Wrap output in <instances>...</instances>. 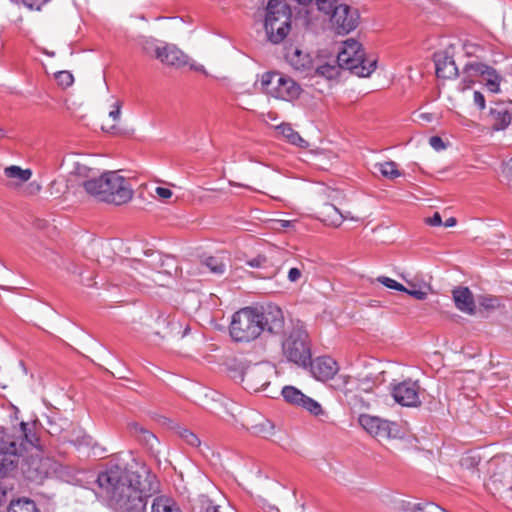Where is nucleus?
I'll return each instance as SVG.
<instances>
[{
	"label": "nucleus",
	"instance_id": "f3484780",
	"mask_svg": "<svg viewBox=\"0 0 512 512\" xmlns=\"http://www.w3.org/2000/svg\"><path fill=\"white\" fill-rule=\"evenodd\" d=\"M155 58L162 64L177 69L188 64V56L173 44H165L161 48H155Z\"/></svg>",
	"mask_w": 512,
	"mask_h": 512
},
{
	"label": "nucleus",
	"instance_id": "4be33fe9",
	"mask_svg": "<svg viewBox=\"0 0 512 512\" xmlns=\"http://www.w3.org/2000/svg\"><path fill=\"white\" fill-rule=\"evenodd\" d=\"M318 219L326 225L338 227L347 216H344L339 209L330 203H324L318 210Z\"/></svg>",
	"mask_w": 512,
	"mask_h": 512
},
{
	"label": "nucleus",
	"instance_id": "a18cd8bd",
	"mask_svg": "<svg viewBox=\"0 0 512 512\" xmlns=\"http://www.w3.org/2000/svg\"><path fill=\"white\" fill-rule=\"evenodd\" d=\"M302 276V271L297 268L293 267L288 271V280L290 282H297Z\"/></svg>",
	"mask_w": 512,
	"mask_h": 512
},
{
	"label": "nucleus",
	"instance_id": "9b49d317",
	"mask_svg": "<svg viewBox=\"0 0 512 512\" xmlns=\"http://www.w3.org/2000/svg\"><path fill=\"white\" fill-rule=\"evenodd\" d=\"M328 15L338 34H347L358 25V11L346 4L337 5L336 1Z\"/></svg>",
	"mask_w": 512,
	"mask_h": 512
},
{
	"label": "nucleus",
	"instance_id": "13d9d810",
	"mask_svg": "<svg viewBox=\"0 0 512 512\" xmlns=\"http://www.w3.org/2000/svg\"><path fill=\"white\" fill-rule=\"evenodd\" d=\"M136 264H137V265H140V266H145V265H146V263H144V262H142V261H137V262H136Z\"/></svg>",
	"mask_w": 512,
	"mask_h": 512
},
{
	"label": "nucleus",
	"instance_id": "2eb2a0df",
	"mask_svg": "<svg viewBox=\"0 0 512 512\" xmlns=\"http://www.w3.org/2000/svg\"><path fill=\"white\" fill-rule=\"evenodd\" d=\"M468 70L475 71L479 76L480 82H482L490 92H500V84L503 80V77L494 67L482 62L472 61Z\"/></svg>",
	"mask_w": 512,
	"mask_h": 512
},
{
	"label": "nucleus",
	"instance_id": "c9c22d12",
	"mask_svg": "<svg viewBox=\"0 0 512 512\" xmlns=\"http://www.w3.org/2000/svg\"><path fill=\"white\" fill-rule=\"evenodd\" d=\"M57 83L63 88L70 87L74 82V77L69 71H59L55 74Z\"/></svg>",
	"mask_w": 512,
	"mask_h": 512
},
{
	"label": "nucleus",
	"instance_id": "f03ea898",
	"mask_svg": "<svg viewBox=\"0 0 512 512\" xmlns=\"http://www.w3.org/2000/svg\"><path fill=\"white\" fill-rule=\"evenodd\" d=\"M264 331L273 335L285 333L284 314L278 306L244 307L233 314L229 333L235 342L254 341Z\"/></svg>",
	"mask_w": 512,
	"mask_h": 512
},
{
	"label": "nucleus",
	"instance_id": "f704fd0d",
	"mask_svg": "<svg viewBox=\"0 0 512 512\" xmlns=\"http://www.w3.org/2000/svg\"><path fill=\"white\" fill-rule=\"evenodd\" d=\"M297 3L301 5H307L311 3L313 0H295ZM337 0H315L317 8L319 11L324 14H329L333 5Z\"/></svg>",
	"mask_w": 512,
	"mask_h": 512
},
{
	"label": "nucleus",
	"instance_id": "58836bf2",
	"mask_svg": "<svg viewBox=\"0 0 512 512\" xmlns=\"http://www.w3.org/2000/svg\"><path fill=\"white\" fill-rule=\"evenodd\" d=\"M412 512H445L438 505H434L432 503L418 504L416 505Z\"/></svg>",
	"mask_w": 512,
	"mask_h": 512
},
{
	"label": "nucleus",
	"instance_id": "72a5a7b5",
	"mask_svg": "<svg viewBox=\"0 0 512 512\" xmlns=\"http://www.w3.org/2000/svg\"><path fill=\"white\" fill-rule=\"evenodd\" d=\"M471 62L467 63L463 68V77L459 84L461 90H466L475 83L476 78H479L478 74L473 70H468Z\"/></svg>",
	"mask_w": 512,
	"mask_h": 512
},
{
	"label": "nucleus",
	"instance_id": "c756f323",
	"mask_svg": "<svg viewBox=\"0 0 512 512\" xmlns=\"http://www.w3.org/2000/svg\"><path fill=\"white\" fill-rule=\"evenodd\" d=\"M203 264L215 275H223L226 271V264L221 257L210 256L207 257Z\"/></svg>",
	"mask_w": 512,
	"mask_h": 512
},
{
	"label": "nucleus",
	"instance_id": "e2e57ef3",
	"mask_svg": "<svg viewBox=\"0 0 512 512\" xmlns=\"http://www.w3.org/2000/svg\"><path fill=\"white\" fill-rule=\"evenodd\" d=\"M511 161H512V159H511Z\"/></svg>",
	"mask_w": 512,
	"mask_h": 512
},
{
	"label": "nucleus",
	"instance_id": "5701e85b",
	"mask_svg": "<svg viewBox=\"0 0 512 512\" xmlns=\"http://www.w3.org/2000/svg\"><path fill=\"white\" fill-rule=\"evenodd\" d=\"M258 421L255 424L247 426V430L255 436L262 438H269L274 434V425L273 423L264 418L263 416L256 414Z\"/></svg>",
	"mask_w": 512,
	"mask_h": 512
},
{
	"label": "nucleus",
	"instance_id": "412c9836",
	"mask_svg": "<svg viewBox=\"0 0 512 512\" xmlns=\"http://www.w3.org/2000/svg\"><path fill=\"white\" fill-rule=\"evenodd\" d=\"M490 118L492 120V129L500 131L506 129L512 121L511 111L503 104H496L490 109Z\"/></svg>",
	"mask_w": 512,
	"mask_h": 512
},
{
	"label": "nucleus",
	"instance_id": "a19ab883",
	"mask_svg": "<svg viewBox=\"0 0 512 512\" xmlns=\"http://www.w3.org/2000/svg\"><path fill=\"white\" fill-rule=\"evenodd\" d=\"M49 0H22L25 7L30 10H40Z\"/></svg>",
	"mask_w": 512,
	"mask_h": 512
},
{
	"label": "nucleus",
	"instance_id": "20e7f679",
	"mask_svg": "<svg viewBox=\"0 0 512 512\" xmlns=\"http://www.w3.org/2000/svg\"><path fill=\"white\" fill-rule=\"evenodd\" d=\"M84 190L98 201L115 205L125 204L133 196L129 181L115 171L104 172L97 178L86 180Z\"/></svg>",
	"mask_w": 512,
	"mask_h": 512
},
{
	"label": "nucleus",
	"instance_id": "3c124183",
	"mask_svg": "<svg viewBox=\"0 0 512 512\" xmlns=\"http://www.w3.org/2000/svg\"><path fill=\"white\" fill-rule=\"evenodd\" d=\"M155 192L162 199H169L173 194L169 188L165 187H157Z\"/></svg>",
	"mask_w": 512,
	"mask_h": 512
},
{
	"label": "nucleus",
	"instance_id": "5fc2aeb1",
	"mask_svg": "<svg viewBox=\"0 0 512 512\" xmlns=\"http://www.w3.org/2000/svg\"><path fill=\"white\" fill-rule=\"evenodd\" d=\"M471 458L470 457H467V458H464L462 459V465H465L468 461H470Z\"/></svg>",
	"mask_w": 512,
	"mask_h": 512
},
{
	"label": "nucleus",
	"instance_id": "6e6d98bb",
	"mask_svg": "<svg viewBox=\"0 0 512 512\" xmlns=\"http://www.w3.org/2000/svg\"><path fill=\"white\" fill-rule=\"evenodd\" d=\"M344 216H347L345 219H352V220H355L354 217L350 216V213H346V214H343Z\"/></svg>",
	"mask_w": 512,
	"mask_h": 512
},
{
	"label": "nucleus",
	"instance_id": "9d476101",
	"mask_svg": "<svg viewBox=\"0 0 512 512\" xmlns=\"http://www.w3.org/2000/svg\"><path fill=\"white\" fill-rule=\"evenodd\" d=\"M281 394L287 403L300 407L321 420L328 417L327 412L319 402L305 395L294 386H284Z\"/></svg>",
	"mask_w": 512,
	"mask_h": 512
},
{
	"label": "nucleus",
	"instance_id": "bf43d9fd",
	"mask_svg": "<svg viewBox=\"0 0 512 512\" xmlns=\"http://www.w3.org/2000/svg\"><path fill=\"white\" fill-rule=\"evenodd\" d=\"M159 261H162V257L160 255H157ZM163 264V262H161Z\"/></svg>",
	"mask_w": 512,
	"mask_h": 512
},
{
	"label": "nucleus",
	"instance_id": "7c9ffc66",
	"mask_svg": "<svg viewBox=\"0 0 512 512\" xmlns=\"http://www.w3.org/2000/svg\"><path fill=\"white\" fill-rule=\"evenodd\" d=\"M193 512H221L220 506L215 505L207 496H200L193 506Z\"/></svg>",
	"mask_w": 512,
	"mask_h": 512
},
{
	"label": "nucleus",
	"instance_id": "4d7b16f0",
	"mask_svg": "<svg viewBox=\"0 0 512 512\" xmlns=\"http://www.w3.org/2000/svg\"><path fill=\"white\" fill-rule=\"evenodd\" d=\"M5 136V131L0 128V139L3 138Z\"/></svg>",
	"mask_w": 512,
	"mask_h": 512
},
{
	"label": "nucleus",
	"instance_id": "39448f33",
	"mask_svg": "<svg viewBox=\"0 0 512 512\" xmlns=\"http://www.w3.org/2000/svg\"><path fill=\"white\" fill-rule=\"evenodd\" d=\"M337 63L341 69L349 70L359 77H368L376 69L377 61L374 58H366L362 45L358 41L348 39L338 52Z\"/></svg>",
	"mask_w": 512,
	"mask_h": 512
},
{
	"label": "nucleus",
	"instance_id": "cd10ccee",
	"mask_svg": "<svg viewBox=\"0 0 512 512\" xmlns=\"http://www.w3.org/2000/svg\"><path fill=\"white\" fill-rule=\"evenodd\" d=\"M374 167L383 177L388 179H395L401 175V172L397 168V164L393 161L376 163Z\"/></svg>",
	"mask_w": 512,
	"mask_h": 512
},
{
	"label": "nucleus",
	"instance_id": "a211bd4d",
	"mask_svg": "<svg viewBox=\"0 0 512 512\" xmlns=\"http://www.w3.org/2000/svg\"><path fill=\"white\" fill-rule=\"evenodd\" d=\"M285 58L295 70L300 72L309 74L314 69V60L311 55L297 47L290 46L286 48Z\"/></svg>",
	"mask_w": 512,
	"mask_h": 512
},
{
	"label": "nucleus",
	"instance_id": "dca6fc26",
	"mask_svg": "<svg viewBox=\"0 0 512 512\" xmlns=\"http://www.w3.org/2000/svg\"><path fill=\"white\" fill-rule=\"evenodd\" d=\"M310 373L319 381H328L337 374L339 367L337 362L328 356L317 357L308 362Z\"/></svg>",
	"mask_w": 512,
	"mask_h": 512
},
{
	"label": "nucleus",
	"instance_id": "09e8293b",
	"mask_svg": "<svg viewBox=\"0 0 512 512\" xmlns=\"http://www.w3.org/2000/svg\"><path fill=\"white\" fill-rule=\"evenodd\" d=\"M109 116L113 119V121H118L121 116V103L115 102L114 109L109 112Z\"/></svg>",
	"mask_w": 512,
	"mask_h": 512
},
{
	"label": "nucleus",
	"instance_id": "aec40b11",
	"mask_svg": "<svg viewBox=\"0 0 512 512\" xmlns=\"http://www.w3.org/2000/svg\"><path fill=\"white\" fill-rule=\"evenodd\" d=\"M453 299L457 309L467 314H474L475 302L473 294L468 287L455 288L453 290Z\"/></svg>",
	"mask_w": 512,
	"mask_h": 512
},
{
	"label": "nucleus",
	"instance_id": "473e14b6",
	"mask_svg": "<svg viewBox=\"0 0 512 512\" xmlns=\"http://www.w3.org/2000/svg\"><path fill=\"white\" fill-rule=\"evenodd\" d=\"M341 67L337 63V65H332L329 63H324L322 65L314 66L315 73L317 75L323 76L326 79H333L339 74V69Z\"/></svg>",
	"mask_w": 512,
	"mask_h": 512
},
{
	"label": "nucleus",
	"instance_id": "6ab92c4d",
	"mask_svg": "<svg viewBox=\"0 0 512 512\" xmlns=\"http://www.w3.org/2000/svg\"><path fill=\"white\" fill-rule=\"evenodd\" d=\"M434 61L438 78L452 79L458 76V68L452 57L444 53H437Z\"/></svg>",
	"mask_w": 512,
	"mask_h": 512
},
{
	"label": "nucleus",
	"instance_id": "052dcab7",
	"mask_svg": "<svg viewBox=\"0 0 512 512\" xmlns=\"http://www.w3.org/2000/svg\"><path fill=\"white\" fill-rule=\"evenodd\" d=\"M492 465H494V466H496V467H497V466H499L500 464H497V463H495V462H492Z\"/></svg>",
	"mask_w": 512,
	"mask_h": 512
},
{
	"label": "nucleus",
	"instance_id": "c85d7f7f",
	"mask_svg": "<svg viewBox=\"0 0 512 512\" xmlns=\"http://www.w3.org/2000/svg\"><path fill=\"white\" fill-rule=\"evenodd\" d=\"M74 175L77 178L79 185H81L83 188H84V183L86 182V180H90V179L98 177L93 169H91L90 167H88L84 164H80V163L76 164L75 169H74Z\"/></svg>",
	"mask_w": 512,
	"mask_h": 512
},
{
	"label": "nucleus",
	"instance_id": "f257e3e1",
	"mask_svg": "<svg viewBox=\"0 0 512 512\" xmlns=\"http://www.w3.org/2000/svg\"><path fill=\"white\" fill-rule=\"evenodd\" d=\"M140 475L117 464L108 465L95 480V495L113 512H147L148 499L155 491L142 486Z\"/></svg>",
	"mask_w": 512,
	"mask_h": 512
},
{
	"label": "nucleus",
	"instance_id": "a878e982",
	"mask_svg": "<svg viewBox=\"0 0 512 512\" xmlns=\"http://www.w3.org/2000/svg\"><path fill=\"white\" fill-rule=\"evenodd\" d=\"M7 512H41L35 501L23 497L12 500L8 507Z\"/></svg>",
	"mask_w": 512,
	"mask_h": 512
},
{
	"label": "nucleus",
	"instance_id": "4c0bfd02",
	"mask_svg": "<svg viewBox=\"0 0 512 512\" xmlns=\"http://www.w3.org/2000/svg\"><path fill=\"white\" fill-rule=\"evenodd\" d=\"M180 437L190 446L198 447L200 445V440L197 435H195L192 431L188 429H183L180 431Z\"/></svg>",
	"mask_w": 512,
	"mask_h": 512
},
{
	"label": "nucleus",
	"instance_id": "393cba45",
	"mask_svg": "<svg viewBox=\"0 0 512 512\" xmlns=\"http://www.w3.org/2000/svg\"><path fill=\"white\" fill-rule=\"evenodd\" d=\"M246 264L252 268L264 270L265 272L260 275L262 278H271L277 272L264 255H257L256 257L247 260Z\"/></svg>",
	"mask_w": 512,
	"mask_h": 512
},
{
	"label": "nucleus",
	"instance_id": "ea45409f",
	"mask_svg": "<svg viewBox=\"0 0 512 512\" xmlns=\"http://www.w3.org/2000/svg\"><path fill=\"white\" fill-rule=\"evenodd\" d=\"M141 46H142L143 51L147 55H150V56H152L154 58H155V48H161L160 46H157L155 44V40L154 39H144L141 42Z\"/></svg>",
	"mask_w": 512,
	"mask_h": 512
},
{
	"label": "nucleus",
	"instance_id": "49530a36",
	"mask_svg": "<svg viewBox=\"0 0 512 512\" xmlns=\"http://www.w3.org/2000/svg\"><path fill=\"white\" fill-rule=\"evenodd\" d=\"M133 428L136 432L143 434V437L147 442H149L151 439L156 440V437L152 433L141 427L139 424H134Z\"/></svg>",
	"mask_w": 512,
	"mask_h": 512
},
{
	"label": "nucleus",
	"instance_id": "1a4fd4ad",
	"mask_svg": "<svg viewBox=\"0 0 512 512\" xmlns=\"http://www.w3.org/2000/svg\"><path fill=\"white\" fill-rule=\"evenodd\" d=\"M486 487L493 496L504 501L512 493V466L501 463L495 467Z\"/></svg>",
	"mask_w": 512,
	"mask_h": 512
},
{
	"label": "nucleus",
	"instance_id": "7ed1b4c3",
	"mask_svg": "<svg viewBox=\"0 0 512 512\" xmlns=\"http://www.w3.org/2000/svg\"><path fill=\"white\" fill-rule=\"evenodd\" d=\"M34 448L42 450L36 422H21L11 429L0 428V479L10 476L20 458Z\"/></svg>",
	"mask_w": 512,
	"mask_h": 512
},
{
	"label": "nucleus",
	"instance_id": "2f4dec72",
	"mask_svg": "<svg viewBox=\"0 0 512 512\" xmlns=\"http://www.w3.org/2000/svg\"><path fill=\"white\" fill-rule=\"evenodd\" d=\"M5 175L8 178H15L19 179L21 182H26L31 178L32 172L30 169H22L19 166L13 165L5 168Z\"/></svg>",
	"mask_w": 512,
	"mask_h": 512
},
{
	"label": "nucleus",
	"instance_id": "8fccbe9b",
	"mask_svg": "<svg viewBox=\"0 0 512 512\" xmlns=\"http://www.w3.org/2000/svg\"><path fill=\"white\" fill-rule=\"evenodd\" d=\"M426 223L430 226H440L442 224L441 215L435 212L432 217L426 219Z\"/></svg>",
	"mask_w": 512,
	"mask_h": 512
},
{
	"label": "nucleus",
	"instance_id": "0eeeda50",
	"mask_svg": "<svg viewBox=\"0 0 512 512\" xmlns=\"http://www.w3.org/2000/svg\"><path fill=\"white\" fill-rule=\"evenodd\" d=\"M263 91L280 100L292 101L297 99L302 89L291 77L280 72H266L261 77Z\"/></svg>",
	"mask_w": 512,
	"mask_h": 512
},
{
	"label": "nucleus",
	"instance_id": "6e6552de",
	"mask_svg": "<svg viewBox=\"0 0 512 512\" xmlns=\"http://www.w3.org/2000/svg\"><path fill=\"white\" fill-rule=\"evenodd\" d=\"M282 353L289 362L306 367L311 359L307 333L293 328L282 341Z\"/></svg>",
	"mask_w": 512,
	"mask_h": 512
},
{
	"label": "nucleus",
	"instance_id": "423d86ee",
	"mask_svg": "<svg viewBox=\"0 0 512 512\" xmlns=\"http://www.w3.org/2000/svg\"><path fill=\"white\" fill-rule=\"evenodd\" d=\"M291 11L282 0H269L266 7L265 31L270 42H282L290 31Z\"/></svg>",
	"mask_w": 512,
	"mask_h": 512
},
{
	"label": "nucleus",
	"instance_id": "79ce46f5",
	"mask_svg": "<svg viewBox=\"0 0 512 512\" xmlns=\"http://www.w3.org/2000/svg\"><path fill=\"white\" fill-rule=\"evenodd\" d=\"M480 305L485 309H494L499 305V301L496 297H483L480 300Z\"/></svg>",
	"mask_w": 512,
	"mask_h": 512
},
{
	"label": "nucleus",
	"instance_id": "ddd939ff",
	"mask_svg": "<svg viewBox=\"0 0 512 512\" xmlns=\"http://www.w3.org/2000/svg\"><path fill=\"white\" fill-rule=\"evenodd\" d=\"M420 387L417 382L405 380L392 386L391 395L395 402L406 407H417L421 404Z\"/></svg>",
	"mask_w": 512,
	"mask_h": 512
},
{
	"label": "nucleus",
	"instance_id": "680f3d73",
	"mask_svg": "<svg viewBox=\"0 0 512 512\" xmlns=\"http://www.w3.org/2000/svg\"><path fill=\"white\" fill-rule=\"evenodd\" d=\"M492 465H494V466H496V467H497V466H499L500 464H497V463H495V462H492Z\"/></svg>",
	"mask_w": 512,
	"mask_h": 512
},
{
	"label": "nucleus",
	"instance_id": "f8f14e48",
	"mask_svg": "<svg viewBox=\"0 0 512 512\" xmlns=\"http://www.w3.org/2000/svg\"><path fill=\"white\" fill-rule=\"evenodd\" d=\"M360 425L371 435L383 439L396 437L398 425L394 422L367 414L360 415Z\"/></svg>",
	"mask_w": 512,
	"mask_h": 512
},
{
	"label": "nucleus",
	"instance_id": "de8ad7c7",
	"mask_svg": "<svg viewBox=\"0 0 512 512\" xmlns=\"http://www.w3.org/2000/svg\"><path fill=\"white\" fill-rule=\"evenodd\" d=\"M473 99L475 105H477L480 110H483L485 108V98L481 92L475 91L473 94Z\"/></svg>",
	"mask_w": 512,
	"mask_h": 512
},
{
	"label": "nucleus",
	"instance_id": "864d4df0",
	"mask_svg": "<svg viewBox=\"0 0 512 512\" xmlns=\"http://www.w3.org/2000/svg\"><path fill=\"white\" fill-rule=\"evenodd\" d=\"M456 219L454 217H450L448 218L445 222H444V226L445 227H453L456 225Z\"/></svg>",
	"mask_w": 512,
	"mask_h": 512
},
{
	"label": "nucleus",
	"instance_id": "c03bdc74",
	"mask_svg": "<svg viewBox=\"0 0 512 512\" xmlns=\"http://www.w3.org/2000/svg\"><path fill=\"white\" fill-rule=\"evenodd\" d=\"M405 293L409 294L410 296L414 297L417 300H425L427 297V293L420 290V289H407L404 291Z\"/></svg>",
	"mask_w": 512,
	"mask_h": 512
},
{
	"label": "nucleus",
	"instance_id": "37998d69",
	"mask_svg": "<svg viewBox=\"0 0 512 512\" xmlns=\"http://www.w3.org/2000/svg\"><path fill=\"white\" fill-rule=\"evenodd\" d=\"M429 144L436 151H441V150L445 149L444 141L439 136H432V137H430L429 138Z\"/></svg>",
	"mask_w": 512,
	"mask_h": 512
},
{
	"label": "nucleus",
	"instance_id": "b1692460",
	"mask_svg": "<svg viewBox=\"0 0 512 512\" xmlns=\"http://www.w3.org/2000/svg\"><path fill=\"white\" fill-rule=\"evenodd\" d=\"M280 134L290 143L301 148H306L308 142L304 140L300 134L295 131L288 123H283L277 127Z\"/></svg>",
	"mask_w": 512,
	"mask_h": 512
},
{
	"label": "nucleus",
	"instance_id": "603ef678",
	"mask_svg": "<svg viewBox=\"0 0 512 512\" xmlns=\"http://www.w3.org/2000/svg\"><path fill=\"white\" fill-rule=\"evenodd\" d=\"M7 492L4 486L0 483V507L5 503L6 501Z\"/></svg>",
	"mask_w": 512,
	"mask_h": 512
},
{
	"label": "nucleus",
	"instance_id": "4468645a",
	"mask_svg": "<svg viewBox=\"0 0 512 512\" xmlns=\"http://www.w3.org/2000/svg\"><path fill=\"white\" fill-rule=\"evenodd\" d=\"M268 372L269 369L260 364L247 367L242 372V382L245 384V389L254 392L264 389L270 383Z\"/></svg>",
	"mask_w": 512,
	"mask_h": 512
},
{
	"label": "nucleus",
	"instance_id": "e433bc0d",
	"mask_svg": "<svg viewBox=\"0 0 512 512\" xmlns=\"http://www.w3.org/2000/svg\"><path fill=\"white\" fill-rule=\"evenodd\" d=\"M377 281L381 284H383L385 287L397 291H406V287L402 285L401 283L397 282L396 280L389 278L387 276H379L377 278Z\"/></svg>",
	"mask_w": 512,
	"mask_h": 512
},
{
	"label": "nucleus",
	"instance_id": "bb28decb",
	"mask_svg": "<svg viewBox=\"0 0 512 512\" xmlns=\"http://www.w3.org/2000/svg\"><path fill=\"white\" fill-rule=\"evenodd\" d=\"M151 512H182L179 506L170 498L156 497L151 506Z\"/></svg>",
	"mask_w": 512,
	"mask_h": 512
}]
</instances>
